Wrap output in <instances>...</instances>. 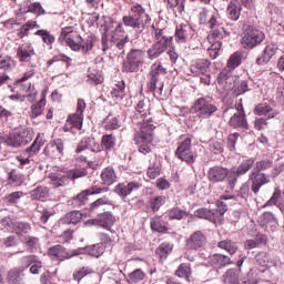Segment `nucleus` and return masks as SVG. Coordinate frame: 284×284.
<instances>
[{
  "label": "nucleus",
  "mask_w": 284,
  "mask_h": 284,
  "mask_svg": "<svg viewBox=\"0 0 284 284\" xmlns=\"http://www.w3.org/2000/svg\"><path fill=\"white\" fill-rule=\"evenodd\" d=\"M150 21H152V18L145 12V8L139 3H133L129 16L122 18V23L116 26L113 36L109 38L108 34H102L101 44L104 54H108L110 51L120 52V54L125 53V45L130 43V37L124 36L123 38H116V34L125 32L123 26H125V28H132V30H136V32H143L145 27L150 26Z\"/></svg>",
  "instance_id": "obj_1"
},
{
  "label": "nucleus",
  "mask_w": 284,
  "mask_h": 284,
  "mask_svg": "<svg viewBox=\"0 0 284 284\" xmlns=\"http://www.w3.org/2000/svg\"><path fill=\"white\" fill-rule=\"evenodd\" d=\"M274 165L271 159H263L254 162L253 170L248 173V181L251 182V190L253 193L258 194L263 185L270 183V175L263 173Z\"/></svg>",
  "instance_id": "obj_2"
},
{
  "label": "nucleus",
  "mask_w": 284,
  "mask_h": 284,
  "mask_svg": "<svg viewBox=\"0 0 284 284\" xmlns=\"http://www.w3.org/2000/svg\"><path fill=\"white\" fill-rule=\"evenodd\" d=\"M191 112L196 115L197 119H210V116H214L215 112H219V103H216L212 97H202L195 100Z\"/></svg>",
  "instance_id": "obj_3"
},
{
  "label": "nucleus",
  "mask_w": 284,
  "mask_h": 284,
  "mask_svg": "<svg viewBox=\"0 0 284 284\" xmlns=\"http://www.w3.org/2000/svg\"><path fill=\"white\" fill-rule=\"evenodd\" d=\"M161 74H168V69L159 63H154L151 65V71L148 75V91L152 92L154 97H162L163 95V82H161Z\"/></svg>",
  "instance_id": "obj_4"
},
{
  "label": "nucleus",
  "mask_w": 284,
  "mask_h": 284,
  "mask_svg": "<svg viewBox=\"0 0 284 284\" xmlns=\"http://www.w3.org/2000/svg\"><path fill=\"white\" fill-rule=\"evenodd\" d=\"M255 161L256 159L254 158H246L242 160L237 166H233L230 170L229 187L231 190L236 187V183H239V179H241V176H245L254 170Z\"/></svg>",
  "instance_id": "obj_5"
},
{
  "label": "nucleus",
  "mask_w": 284,
  "mask_h": 284,
  "mask_svg": "<svg viewBox=\"0 0 284 284\" xmlns=\"http://www.w3.org/2000/svg\"><path fill=\"white\" fill-rule=\"evenodd\" d=\"M264 41L265 32H263L261 29L248 26L243 32L242 48H244V50H254V48H258V45H261V43Z\"/></svg>",
  "instance_id": "obj_6"
},
{
  "label": "nucleus",
  "mask_w": 284,
  "mask_h": 284,
  "mask_svg": "<svg viewBox=\"0 0 284 284\" xmlns=\"http://www.w3.org/2000/svg\"><path fill=\"white\" fill-rule=\"evenodd\" d=\"M144 63L145 51L141 49H131L123 62L122 72L136 73Z\"/></svg>",
  "instance_id": "obj_7"
},
{
  "label": "nucleus",
  "mask_w": 284,
  "mask_h": 284,
  "mask_svg": "<svg viewBox=\"0 0 284 284\" xmlns=\"http://www.w3.org/2000/svg\"><path fill=\"white\" fill-rule=\"evenodd\" d=\"M175 155L180 161H184L187 165H192L196 161V155L192 151V138L190 135H181L180 143L175 151Z\"/></svg>",
  "instance_id": "obj_8"
},
{
  "label": "nucleus",
  "mask_w": 284,
  "mask_h": 284,
  "mask_svg": "<svg viewBox=\"0 0 284 284\" xmlns=\"http://www.w3.org/2000/svg\"><path fill=\"white\" fill-rule=\"evenodd\" d=\"M65 45L71 48L73 52H84L88 53L90 50L94 48V37L88 36L84 40L81 36L73 33L69 36L67 41H64Z\"/></svg>",
  "instance_id": "obj_9"
},
{
  "label": "nucleus",
  "mask_w": 284,
  "mask_h": 284,
  "mask_svg": "<svg viewBox=\"0 0 284 284\" xmlns=\"http://www.w3.org/2000/svg\"><path fill=\"white\" fill-rule=\"evenodd\" d=\"M158 41L152 44V47L148 50V55L151 61H154V59H159L161 54H164L166 52L168 48L172 45L173 38L163 36V32L160 31L156 33Z\"/></svg>",
  "instance_id": "obj_10"
},
{
  "label": "nucleus",
  "mask_w": 284,
  "mask_h": 284,
  "mask_svg": "<svg viewBox=\"0 0 284 284\" xmlns=\"http://www.w3.org/2000/svg\"><path fill=\"white\" fill-rule=\"evenodd\" d=\"M83 254V248H75V250H67L62 245H54L49 248V256H53L58 258V261H68V258H72V256H80Z\"/></svg>",
  "instance_id": "obj_11"
},
{
  "label": "nucleus",
  "mask_w": 284,
  "mask_h": 284,
  "mask_svg": "<svg viewBox=\"0 0 284 284\" xmlns=\"http://www.w3.org/2000/svg\"><path fill=\"white\" fill-rule=\"evenodd\" d=\"M207 179L210 183H223V181H227V185H230V170L225 166L215 165L209 169Z\"/></svg>",
  "instance_id": "obj_12"
},
{
  "label": "nucleus",
  "mask_w": 284,
  "mask_h": 284,
  "mask_svg": "<svg viewBox=\"0 0 284 284\" xmlns=\"http://www.w3.org/2000/svg\"><path fill=\"white\" fill-rule=\"evenodd\" d=\"M116 223V219L111 212L101 213L97 219H91L85 222V225H95L97 227H103L110 230L112 225Z\"/></svg>",
  "instance_id": "obj_13"
},
{
  "label": "nucleus",
  "mask_w": 284,
  "mask_h": 284,
  "mask_svg": "<svg viewBox=\"0 0 284 284\" xmlns=\"http://www.w3.org/2000/svg\"><path fill=\"white\" fill-rule=\"evenodd\" d=\"M207 244V237L202 231H195L189 239H186V250H192L197 252V250L203 248Z\"/></svg>",
  "instance_id": "obj_14"
},
{
  "label": "nucleus",
  "mask_w": 284,
  "mask_h": 284,
  "mask_svg": "<svg viewBox=\"0 0 284 284\" xmlns=\"http://www.w3.org/2000/svg\"><path fill=\"white\" fill-rule=\"evenodd\" d=\"M141 183L136 181H131L128 183H119L114 187V193L118 194L122 199V201H125L132 192H138V190H141Z\"/></svg>",
  "instance_id": "obj_15"
},
{
  "label": "nucleus",
  "mask_w": 284,
  "mask_h": 284,
  "mask_svg": "<svg viewBox=\"0 0 284 284\" xmlns=\"http://www.w3.org/2000/svg\"><path fill=\"white\" fill-rule=\"evenodd\" d=\"M276 52H278V47L274 43H268L263 49L262 53L257 55L255 59L256 65L263 67L267 65L270 63L271 59H274L276 57Z\"/></svg>",
  "instance_id": "obj_16"
},
{
  "label": "nucleus",
  "mask_w": 284,
  "mask_h": 284,
  "mask_svg": "<svg viewBox=\"0 0 284 284\" xmlns=\"http://www.w3.org/2000/svg\"><path fill=\"white\" fill-rule=\"evenodd\" d=\"M194 37V29L190 24H179L175 28L174 40L176 43H187Z\"/></svg>",
  "instance_id": "obj_17"
},
{
  "label": "nucleus",
  "mask_w": 284,
  "mask_h": 284,
  "mask_svg": "<svg viewBox=\"0 0 284 284\" xmlns=\"http://www.w3.org/2000/svg\"><path fill=\"white\" fill-rule=\"evenodd\" d=\"M210 263L212 267L223 270V267H227V265H233L234 261L225 254L215 253L210 256Z\"/></svg>",
  "instance_id": "obj_18"
},
{
  "label": "nucleus",
  "mask_w": 284,
  "mask_h": 284,
  "mask_svg": "<svg viewBox=\"0 0 284 284\" xmlns=\"http://www.w3.org/2000/svg\"><path fill=\"white\" fill-rule=\"evenodd\" d=\"M84 150H91V152H101V144L94 140V138H84L78 144L75 152L79 154Z\"/></svg>",
  "instance_id": "obj_19"
},
{
  "label": "nucleus",
  "mask_w": 284,
  "mask_h": 284,
  "mask_svg": "<svg viewBox=\"0 0 284 284\" xmlns=\"http://www.w3.org/2000/svg\"><path fill=\"white\" fill-rule=\"evenodd\" d=\"M212 62L207 59H199L191 65L192 74H210Z\"/></svg>",
  "instance_id": "obj_20"
},
{
  "label": "nucleus",
  "mask_w": 284,
  "mask_h": 284,
  "mask_svg": "<svg viewBox=\"0 0 284 284\" xmlns=\"http://www.w3.org/2000/svg\"><path fill=\"white\" fill-rule=\"evenodd\" d=\"M43 145H45V141H43V134L38 133L32 144L23 151L24 156H36V154L41 152V148H43Z\"/></svg>",
  "instance_id": "obj_21"
},
{
  "label": "nucleus",
  "mask_w": 284,
  "mask_h": 284,
  "mask_svg": "<svg viewBox=\"0 0 284 284\" xmlns=\"http://www.w3.org/2000/svg\"><path fill=\"white\" fill-rule=\"evenodd\" d=\"M243 8L236 0H231L226 8V16L230 21H239Z\"/></svg>",
  "instance_id": "obj_22"
},
{
  "label": "nucleus",
  "mask_w": 284,
  "mask_h": 284,
  "mask_svg": "<svg viewBox=\"0 0 284 284\" xmlns=\"http://www.w3.org/2000/svg\"><path fill=\"white\" fill-rule=\"evenodd\" d=\"M100 178L102 181V185H114L118 179L116 171H114V168L112 166H106L102 170Z\"/></svg>",
  "instance_id": "obj_23"
},
{
  "label": "nucleus",
  "mask_w": 284,
  "mask_h": 284,
  "mask_svg": "<svg viewBox=\"0 0 284 284\" xmlns=\"http://www.w3.org/2000/svg\"><path fill=\"white\" fill-rule=\"evenodd\" d=\"M49 179L53 187H65L70 183L68 172L65 173H50Z\"/></svg>",
  "instance_id": "obj_24"
},
{
  "label": "nucleus",
  "mask_w": 284,
  "mask_h": 284,
  "mask_svg": "<svg viewBox=\"0 0 284 284\" xmlns=\"http://www.w3.org/2000/svg\"><path fill=\"white\" fill-rule=\"evenodd\" d=\"M229 124L235 130L239 128H241L242 130H250V124H247V119L245 118V114L234 113L233 116L230 119Z\"/></svg>",
  "instance_id": "obj_25"
},
{
  "label": "nucleus",
  "mask_w": 284,
  "mask_h": 284,
  "mask_svg": "<svg viewBox=\"0 0 284 284\" xmlns=\"http://www.w3.org/2000/svg\"><path fill=\"white\" fill-rule=\"evenodd\" d=\"M134 141L139 148V152L141 154H150V152H152V146L154 145L152 142L154 140H151L150 136L149 138H139L135 136Z\"/></svg>",
  "instance_id": "obj_26"
},
{
  "label": "nucleus",
  "mask_w": 284,
  "mask_h": 284,
  "mask_svg": "<svg viewBox=\"0 0 284 284\" xmlns=\"http://www.w3.org/2000/svg\"><path fill=\"white\" fill-rule=\"evenodd\" d=\"M255 114L257 116H266V119H275L278 115V112H276L275 110H273L272 106L267 105V104H257L255 106Z\"/></svg>",
  "instance_id": "obj_27"
},
{
  "label": "nucleus",
  "mask_w": 284,
  "mask_h": 284,
  "mask_svg": "<svg viewBox=\"0 0 284 284\" xmlns=\"http://www.w3.org/2000/svg\"><path fill=\"white\" fill-rule=\"evenodd\" d=\"M261 223L263 227H265V230L270 227L272 232H274V230H276V226L278 225V221L272 212H264L261 216Z\"/></svg>",
  "instance_id": "obj_28"
},
{
  "label": "nucleus",
  "mask_w": 284,
  "mask_h": 284,
  "mask_svg": "<svg viewBox=\"0 0 284 284\" xmlns=\"http://www.w3.org/2000/svg\"><path fill=\"white\" fill-rule=\"evenodd\" d=\"M26 274H23V268H12L8 272L7 281L9 284H22Z\"/></svg>",
  "instance_id": "obj_29"
},
{
  "label": "nucleus",
  "mask_w": 284,
  "mask_h": 284,
  "mask_svg": "<svg viewBox=\"0 0 284 284\" xmlns=\"http://www.w3.org/2000/svg\"><path fill=\"white\" fill-rule=\"evenodd\" d=\"M104 252L105 244L103 242L82 248V254H89V256H94L95 258H99Z\"/></svg>",
  "instance_id": "obj_30"
},
{
  "label": "nucleus",
  "mask_w": 284,
  "mask_h": 284,
  "mask_svg": "<svg viewBox=\"0 0 284 284\" xmlns=\"http://www.w3.org/2000/svg\"><path fill=\"white\" fill-rule=\"evenodd\" d=\"M216 209H212L213 213L215 214V219L220 225L225 223V212H227V204L221 200L215 202Z\"/></svg>",
  "instance_id": "obj_31"
},
{
  "label": "nucleus",
  "mask_w": 284,
  "mask_h": 284,
  "mask_svg": "<svg viewBox=\"0 0 284 284\" xmlns=\"http://www.w3.org/2000/svg\"><path fill=\"white\" fill-rule=\"evenodd\" d=\"M83 221V213L81 211H71L64 215L62 223L65 225H78Z\"/></svg>",
  "instance_id": "obj_32"
},
{
  "label": "nucleus",
  "mask_w": 284,
  "mask_h": 284,
  "mask_svg": "<svg viewBox=\"0 0 284 284\" xmlns=\"http://www.w3.org/2000/svg\"><path fill=\"white\" fill-rule=\"evenodd\" d=\"M32 201H45L50 196V189L48 186H37L30 191Z\"/></svg>",
  "instance_id": "obj_33"
},
{
  "label": "nucleus",
  "mask_w": 284,
  "mask_h": 284,
  "mask_svg": "<svg viewBox=\"0 0 284 284\" xmlns=\"http://www.w3.org/2000/svg\"><path fill=\"white\" fill-rule=\"evenodd\" d=\"M225 37H227V31H225V28L217 26L211 30L209 39H211L213 43H221V45H223L222 39H225Z\"/></svg>",
  "instance_id": "obj_34"
},
{
  "label": "nucleus",
  "mask_w": 284,
  "mask_h": 284,
  "mask_svg": "<svg viewBox=\"0 0 284 284\" xmlns=\"http://www.w3.org/2000/svg\"><path fill=\"white\" fill-rule=\"evenodd\" d=\"M104 123V130L109 132H113V130H119L121 128V120L119 118L113 116L112 113H109L102 121Z\"/></svg>",
  "instance_id": "obj_35"
},
{
  "label": "nucleus",
  "mask_w": 284,
  "mask_h": 284,
  "mask_svg": "<svg viewBox=\"0 0 284 284\" xmlns=\"http://www.w3.org/2000/svg\"><path fill=\"white\" fill-rule=\"evenodd\" d=\"M194 216H196L197 219H204L205 221H210V223H219L216 220V215L214 214V210L199 209L194 212Z\"/></svg>",
  "instance_id": "obj_36"
},
{
  "label": "nucleus",
  "mask_w": 284,
  "mask_h": 284,
  "mask_svg": "<svg viewBox=\"0 0 284 284\" xmlns=\"http://www.w3.org/2000/svg\"><path fill=\"white\" fill-rule=\"evenodd\" d=\"M64 143L61 139L53 140L49 145L45 146L44 153L50 155V150L57 152L60 156H63Z\"/></svg>",
  "instance_id": "obj_37"
},
{
  "label": "nucleus",
  "mask_w": 284,
  "mask_h": 284,
  "mask_svg": "<svg viewBox=\"0 0 284 284\" xmlns=\"http://www.w3.org/2000/svg\"><path fill=\"white\" fill-rule=\"evenodd\" d=\"M217 247L220 250H225L231 256H234L236 252H239V245H236V242L232 240H223L217 243Z\"/></svg>",
  "instance_id": "obj_38"
},
{
  "label": "nucleus",
  "mask_w": 284,
  "mask_h": 284,
  "mask_svg": "<svg viewBox=\"0 0 284 284\" xmlns=\"http://www.w3.org/2000/svg\"><path fill=\"white\" fill-rule=\"evenodd\" d=\"M17 54H18V59L22 63H28V61H30V59H32V55L34 54V50H32L31 47L21 45L18 48Z\"/></svg>",
  "instance_id": "obj_39"
},
{
  "label": "nucleus",
  "mask_w": 284,
  "mask_h": 284,
  "mask_svg": "<svg viewBox=\"0 0 284 284\" xmlns=\"http://www.w3.org/2000/svg\"><path fill=\"white\" fill-rule=\"evenodd\" d=\"M13 230H14L17 236H19V239L21 241V239H23V236H26V234L30 233V231L32 230V226L28 222H16L13 224Z\"/></svg>",
  "instance_id": "obj_40"
},
{
  "label": "nucleus",
  "mask_w": 284,
  "mask_h": 284,
  "mask_svg": "<svg viewBox=\"0 0 284 284\" xmlns=\"http://www.w3.org/2000/svg\"><path fill=\"white\" fill-rule=\"evenodd\" d=\"M168 197L165 195H155L150 197L149 200V207L152 210V212H159L161 207H163V204L166 203Z\"/></svg>",
  "instance_id": "obj_41"
},
{
  "label": "nucleus",
  "mask_w": 284,
  "mask_h": 284,
  "mask_svg": "<svg viewBox=\"0 0 284 284\" xmlns=\"http://www.w3.org/2000/svg\"><path fill=\"white\" fill-rule=\"evenodd\" d=\"M85 110V100L79 99L77 104L75 113L71 114L73 120L75 121V125L81 126V122L83 123V112Z\"/></svg>",
  "instance_id": "obj_42"
},
{
  "label": "nucleus",
  "mask_w": 284,
  "mask_h": 284,
  "mask_svg": "<svg viewBox=\"0 0 284 284\" xmlns=\"http://www.w3.org/2000/svg\"><path fill=\"white\" fill-rule=\"evenodd\" d=\"M172 250H174V246L168 242H164L158 246L155 254H158L161 261H165V258L172 254Z\"/></svg>",
  "instance_id": "obj_43"
},
{
  "label": "nucleus",
  "mask_w": 284,
  "mask_h": 284,
  "mask_svg": "<svg viewBox=\"0 0 284 284\" xmlns=\"http://www.w3.org/2000/svg\"><path fill=\"white\" fill-rule=\"evenodd\" d=\"M168 216L170 221H183V219L187 216V211L179 206H174L171 210H169Z\"/></svg>",
  "instance_id": "obj_44"
},
{
  "label": "nucleus",
  "mask_w": 284,
  "mask_h": 284,
  "mask_svg": "<svg viewBox=\"0 0 284 284\" xmlns=\"http://www.w3.org/2000/svg\"><path fill=\"white\" fill-rule=\"evenodd\" d=\"M18 141H20V148L28 145L34 139V133H31L28 129H22L20 132H17Z\"/></svg>",
  "instance_id": "obj_45"
},
{
  "label": "nucleus",
  "mask_w": 284,
  "mask_h": 284,
  "mask_svg": "<svg viewBox=\"0 0 284 284\" xmlns=\"http://www.w3.org/2000/svg\"><path fill=\"white\" fill-rule=\"evenodd\" d=\"M154 124H150V123H144L141 126V132L138 133L135 136L140 138V139H148L150 138L151 140H154Z\"/></svg>",
  "instance_id": "obj_46"
},
{
  "label": "nucleus",
  "mask_w": 284,
  "mask_h": 284,
  "mask_svg": "<svg viewBox=\"0 0 284 284\" xmlns=\"http://www.w3.org/2000/svg\"><path fill=\"white\" fill-rule=\"evenodd\" d=\"M21 243H24L27 245L28 250L30 252H34V250H39V237L32 236V235H24L23 239H21Z\"/></svg>",
  "instance_id": "obj_47"
},
{
  "label": "nucleus",
  "mask_w": 284,
  "mask_h": 284,
  "mask_svg": "<svg viewBox=\"0 0 284 284\" xmlns=\"http://www.w3.org/2000/svg\"><path fill=\"white\" fill-rule=\"evenodd\" d=\"M116 145V138L112 134H105L102 136L101 145L100 148L102 150H105L106 152H110Z\"/></svg>",
  "instance_id": "obj_48"
},
{
  "label": "nucleus",
  "mask_w": 284,
  "mask_h": 284,
  "mask_svg": "<svg viewBox=\"0 0 284 284\" xmlns=\"http://www.w3.org/2000/svg\"><path fill=\"white\" fill-rule=\"evenodd\" d=\"M241 63H243V54L241 52H234L227 61V68L230 70H236Z\"/></svg>",
  "instance_id": "obj_49"
},
{
  "label": "nucleus",
  "mask_w": 284,
  "mask_h": 284,
  "mask_svg": "<svg viewBox=\"0 0 284 284\" xmlns=\"http://www.w3.org/2000/svg\"><path fill=\"white\" fill-rule=\"evenodd\" d=\"M34 28H39L37 21L29 20L19 29L18 36L20 39H23V37H28V34H30V30H34Z\"/></svg>",
  "instance_id": "obj_50"
},
{
  "label": "nucleus",
  "mask_w": 284,
  "mask_h": 284,
  "mask_svg": "<svg viewBox=\"0 0 284 284\" xmlns=\"http://www.w3.org/2000/svg\"><path fill=\"white\" fill-rule=\"evenodd\" d=\"M43 108H45V98H42L39 102L31 106V119H37L43 114Z\"/></svg>",
  "instance_id": "obj_51"
},
{
  "label": "nucleus",
  "mask_w": 284,
  "mask_h": 284,
  "mask_svg": "<svg viewBox=\"0 0 284 284\" xmlns=\"http://www.w3.org/2000/svg\"><path fill=\"white\" fill-rule=\"evenodd\" d=\"M190 274H192V268L187 263L180 264L178 270L175 271V276H178L179 278H186V281L190 278Z\"/></svg>",
  "instance_id": "obj_52"
},
{
  "label": "nucleus",
  "mask_w": 284,
  "mask_h": 284,
  "mask_svg": "<svg viewBox=\"0 0 284 284\" xmlns=\"http://www.w3.org/2000/svg\"><path fill=\"white\" fill-rule=\"evenodd\" d=\"M4 145L13 149L21 148L18 133L17 132L9 133L6 138Z\"/></svg>",
  "instance_id": "obj_53"
},
{
  "label": "nucleus",
  "mask_w": 284,
  "mask_h": 284,
  "mask_svg": "<svg viewBox=\"0 0 284 284\" xmlns=\"http://www.w3.org/2000/svg\"><path fill=\"white\" fill-rule=\"evenodd\" d=\"M111 95L113 99H123V97H125V82L119 81L118 84L112 89Z\"/></svg>",
  "instance_id": "obj_54"
},
{
  "label": "nucleus",
  "mask_w": 284,
  "mask_h": 284,
  "mask_svg": "<svg viewBox=\"0 0 284 284\" xmlns=\"http://www.w3.org/2000/svg\"><path fill=\"white\" fill-rule=\"evenodd\" d=\"M255 263L260 267L267 270V265L270 263V254L267 252H260L255 255Z\"/></svg>",
  "instance_id": "obj_55"
},
{
  "label": "nucleus",
  "mask_w": 284,
  "mask_h": 284,
  "mask_svg": "<svg viewBox=\"0 0 284 284\" xmlns=\"http://www.w3.org/2000/svg\"><path fill=\"white\" fill-rule=\"evenodd\" d=\"M37 37H41L43 43H45L47 45H52V43H54L55 39L54 36H52V33H50V31L44 30V29H40L36 32Z\"/></svg>",
  "instance_id": "obj_56"
},
{
  "label": "nucleus",
  "mask_w": 284,
  "mask_h": 284,
  "mask_svg": "<svg viewBox=\"0 0 284 284\" xmlns=\"http://www.w3.org/2000/svg\"><path fill=\"white\" fill-rule=\"evenodd\" d=\"M101 205H112V201L108 196L100 197L90 204L89 212H97Z\"/></svg>",
  "instance_id": "obj_57"
},
{
  "label": "nucleus",
  "mask_w": 284,
  "mask_h": 284,
  "mask_svg": "<svg viewBox=\"0 0 284 284\" xmlns=\"http://www.w3.org/2000/svg\"><path fill=\"white\" fill-rule=\"evenodd\" d=\"M143 278H145V273L141 268H136L129 274V283L130 284L141 283V281H143Z\"/></svg>",
  "instance_id": "obj_58"
},
{
  "label": "nucleus",
  "mask_w": 284,
  "mask_h": 284,
  "mask_svg": "<svg viewBox=\"0 0 284 284\" xmlns=\"http://www.w3.org/2000/svg\"><path fill=\"white\" fill-rule=\"evenodd\" d=\"M26 12H31L32 14H36L37 17H41L45 14V9H43V6H41V2H33L28 4Z\"/></svg>",
  "instance_id": "obj_59"
},
{
  "label": "nucleus",
  "mask_w": 284,
  "mask_h": 284,
  "mask_svg": "<svg viewBox=\"0 0 284 284\" xmlns=\"http://www.w3.org/2000/svg\"><path fill=\"white\" fill-rule=\"evenodd\" d=\"M245 92H250V84L246 80H241L236 83L233 93L235 97H241V94H245Z\"/></svg>",
  "instance_id": "obj_60"
},
{
  "label": "nucleus",
  "mask_w": 284,
  "mask_h": 284,
  "mask_svg": "<svg viewBox=\"0 0 284 284\" xmlns=\"http://www.w3.org/2000/svg\"><path fill=\"white\" fill-rule=\"evenodd\" d=\"M69 181H77V179H83L88 174L85 169H72L67 171Z\"/></svg>",
  "instance_id": "obj_61"
},
{
  "label": "nucleus",
  "mask_w": 284,
  "mask_h": 284,
  "mask_svg": "<svg viewBox=\"0 0 284 284\" xmlns=\"http://www.w3.org/2000/svg\"><path fill=\"white\" fill-rule=\"evenodd\" d=\"M233 77L234 75H232V69L229 67L223 69L217 77L219 85H223L225 81H232Z\"/></svg>",
  "instance_id": "obj_62"
},
{
  "label": "nucleus",
  "mask_w": 284,
  "mask_h": 284,
  "mask_svg": "<svg viewBox=\"0 0 284 284\" xmlns=\"http://www.w3.org/2000/svg\"><path fill=\"white\" fill-rule=\"evenodd\" d=\"M89 196V193L85 192L84 190L72 200V204L75 205L77 207H81V205H85V203H88Z\"/></svg>",
  "instance_id": "obj_63"
},
{
  "label": "nucleus",
  "mask_w": 284,
  "mask_h": 284,
  "mask_svg": "<svg viewBox=\"0 0 284 284\" xmlns=\"http://www.w3.org/2000/svg\"><path fill=\"white\" fill-rule=\"evenodd\" d=\"M88 83H93V85H100V83H103V75H101V72L93 70V72H90L88 74Z\"/></svg>",
  "instance_id": "obj_64"
}]
</instances>
